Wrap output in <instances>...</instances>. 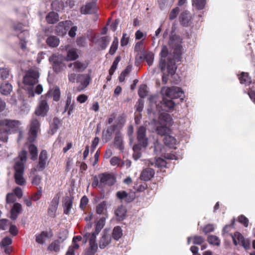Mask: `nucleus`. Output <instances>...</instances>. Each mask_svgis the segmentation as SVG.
I'll return each mask as SVG.
<instances>
[{"instance_id": "49530a36", "label": "nucleus", "mask_w": 255, "mask_h": 255, "mask_svg": "<svg viewBox=\"0 0 255 255\" xmlns=\"http://www.w3.org/2000/svg\"><path fill=\"white\" fill-rule=\"evenodd\" d=\"M25 163L16 161L14 165L15 173H24Z\"/></svg>"}, {"instance_id": "0eeeda50", "label": "nucleus", "mask_w": 255, "mask_h": 255, "mask_svg": "<svg viewBox=\"0 0 255 255\" xmlns=\"http://www.w3.org/2000/svg\"><path fill=\"white\" fill-rule=\"evenodd\" d=\"M99 178L100 180V185L102 189L106 186H112L116 182L115 176L113 174L108 172L99 174Z\"/></svg>"}, {"instance_id": "a18cd8bd", "label": "nucleus", "mask_w": 255, "mask_h": 255, "mask_svg": "<svg viewBox=\"0 0 255 255\" xmlns=\"http://www.w3.org/2000/svg\"><path fill=\"white\" fill-rule=\"evenodd\" d=\"M84 74H77L74 73H71L68 75L69 82L75 83V82H80L81 80V76H84Z\"/></svg>"}, {"instance_id": "9b49d317", "label": "nucleus", "mask_w": 255, "mask_h": 255, "mask_svg": "<svg viewBox=\"0 0 255 255\" xmlns=\"http://www.w3.org/2000/svg\"><path fill=\"white\" fill-rule=\"evenodd\" d=\"M116 197L121 202L128 204L134 200L135 198V193L133 192L128 193L124 190L119 191L116 193Z\"/></svg>"}, {"instance_id": "c03bdc74", "label": "nucleus", "mask_w": 255, "mask_h": 255, "mask_svg": "<svg viewBox=\"0 0 255 255\" xmlns=\"http://www.w3.org/2000/svg\"><path fill=\"white\" fill-rule=\"evenodd\" d=\"M60 241L59 240H55L49 246L48 249L51 251L58 252L60 251Z\"/></svg>"}, {"instance_id": "2f4dec72", "label": "nucleus", "mask_w": 255, "mask_h": 255, "mask_svg": "<svg viewBox=\"0 0 255 255\" xmlns=\"http://www.w3.org/2000/svg\"><path fill=\"white\" fill-rule=\"evenodd\" d=\"M28 36L26 35H22L21 34H18L17 37L19 39V45L21 50L25 52L27 50L26 37Z\"/></svg>"}, {"instance_id": "4c0bfd02", "label": "nucleus", "mask_w": 255, "mask_h": 255, "mask_svg": "<svg viewBox=\"0 0 255 255\" xmlns=\"http://www.w3.org/2000/svg\"><path fill=\"white\" fill-rule=\"evenodd\" d=\"M28 150L31 155V159L35 160L37 159L38 155V149L37 147L32 143L29 144L28 146Z\"/></svg>"}, {"instance_id": "412c9836", "label": "nucleus", "mask_w": 255, "mask_h": 255, "mask_svg": "<svg viewBox=\"0 0 255 255\" xmlns=\"http://www.w3.org/2000/svg\"><path fill=\"white\" fill-rule=\"evenodd\" d=\"M161 55V60L160 61V66L161 67V70H163L165 68V66L166 65V58L167 57V60H168V58L169 56L168 55V49L166 46H162V50L160 52Z\"/></svg>"}, {"instance_id": "603ef678", "label": "nucleus", "mask_w": 255, "mask_h": 255, "mask_svg": "<svg viewBox=\"0 0 255 255\" xmlns=\"http://www.w3.org/2000/svg\"><path fill=\"white\" fill-rule=\"evenodd\" d=\"M97 234L95 232L92 233V234L87 233L85 234L84 236V239L85 240L84 242L86 243L88 238H89V243H96V236Z\"/></svg>"}, {"instance_id": "f8f14e48", "label": "nucleus", "mask_w": 255, "mask_h": 255, "mask_svg": "<svg viewBox=\"0 0 255 255\" xmlns=\"http://www.w3.org/2000/svg\"><path fill=\"white\" fill-rule=\"evenodd\" d=\"M73 24V22L71 20H65L61 21L58 23L56 26L55 31L57 35L63 36L66 33L70 26Z\"/></svg>"}, {"instance_id": "9d476101", "label": "nucleus", "mask_w": 255, "mask_h": 255, "mask_svg": "<svg viewBox=\"0 0 255 255\" xmlns=\"http://www.w3.org/2000/svg\"><path fill=\"white\" fill-rule=\"evenodd\" d=\"M135 64L143 62V39L137 42L134 47Z\"/></svg>"}, {"instance_id": "39448f33", "label": "nucleus", "mask_w": 255, "mask_h": 255, "mask_svg": "<svg viewBox=\"0 0 255 255\" xmlns=\"http://www.w3.org/2000/svg\"><path fill=\"white\" fill-rule=\"evenodd\" d=\"M21 123L20 121L15 120L2 119L0 120V127L6 128L5 129L8 132H17L19 130V127Z\"/></svg>"}, {"instance_id": "0e129e2a", "label": "nucleus", "mask_w": 255, "mask_h": 255, "mask_svg": "<svg viewBox=\"0 0 255 255\" xmlns=\"http://www.w3.org/2000/svg\"><path fill=\"white\" fill-rule=\"evenodd\" d=\"M154 58L153 54L151 52L145 54L144 53V61L145 60L149 65L152 64Z\"/></svg>"}, {"instance_id": "4be33fe9", "label": "nucleus", "mask_w": 255, "mask_h": 255, "mask_svg": "<svg viewBox=\"0 0 255 255\" xmlns=\"http://www.w3.org/2000/svg\"><path fill=\"white\" fill-rule=\"evenodd\" d=\"M115 146L118 148L121 151L123 152L124 149V145L123 143V139L122 133L119 131H117L114 138Z\"/></svg>"}, {"instance_id": "58836bf2", "label": "nucleus", "mask_w": 255, "mask_h": 255, "mask_svg": "<svg viewBox=\"0 0 255 255\" xmlns=\"http://www.w3.org/2000/svg\"><path fill=\"white\" fill-rule=\"evenodd\" d=\"M61 124V121L57 117H55L53 119V122L50 124V129L52 132V134H54L56 132L59 128V126Z\"/></svg>"}, {"instance_id": "79ce46f5", "label": "nucleus", "mask_w": 255, "mask_h": 255, "mask_svg": "<svg viewBox=\"0 0 255 255\" xmlns=\"http://www.w3.org/2000/svg\"><path fill=\"white\" fill-rule=\"evenodd\" d=\"M109 41L110 39L107 36L101 37L99 39V44L102 50H104L107 48L108 45L109 44Z\"/></svg>"}, {"instance_id": "bb28decb", "label": "nucleus", "mask_w": 255, "mask_h": 255, "mask_svg": "<svg viewBox=\"0 0 255 255\" xmlns=\"http://www.w3.org/2000/svg\"><path fill=\"white\" fill-rule=\"evenodd\" d=\"M12 90L11 85L7 82L2 83L0 87V92L1 94L4 95H9L12 91Z\"/></svg>"}, {"instance_id": "37998d69", "label": "nucleus", "mask_w": 255, "mask_h": 255, "mask_svg": "<svg viewBox=\"0 0 255 255\" xmlns=\"http://www.w3.org/2000/svg\"><path fill=\"white\" fill-rule=\"evenodd\" d=\"M107 202L105 201L99 203L96 207V213L98 214H104L107 211Z\"/></svg>"}, {"instance_id": "7c9ffc66", "label": "nucleus", "mask_w": 255, "mask_h": 255, "mask_svg": "<svg viewBox=\"0 0 255 255\" xmlns=\"http://www.w3.org/2000/svg\"><path fill=\"white\" fill-rule=\"evenodd\" d=\"M60 43V40L56 36H50L46 39L47 44L51 47H57Z\"/></svg>"}, {"instance_id": "ea45409f", "label": "nucleus", "mask_w": 255, "mask_h": 255, "mask_svg": "<svg viewBox=\"0 0 255 255\" xmlns=\"http://www.w3.org/2000/svg\"><path fill=\"white\" fill-rule=\"evenodd\" d=\"M206 4V0H192L193 6L199 10L204 9Z\"/></svg>"}, {"instance_id": "13d9d810", "label": "nucleus", "mask_w": 255, "mask_h": 255, "mask_svg": "<svg viewBox=\"0 0 255 255\" xmlns=\"http://www.w3.org/2000/svg\"><path fill=\"white\" fill-rule=\"evenodd\" d=\"M42 193V187L40 186L38 188V190L31 195V199H32L33 201H38L41 197Z\"/></svg>"}, {"instance_id": "680f3d73", "label": "nucleus", "mask_w": 255, "mask_h": 255, "mask_svg": "<svg viewBox=\"0 0 255 255\" xmlns=\"http://www.w3.org/2000/svg\"><path fill=\"white\" fill-rule=\"evenodd\" d=\"M84 76H81V80H83L81 81V84L83 87H86L90 83L91 77L88 74H84Z\"/></svg>"}, {"instance_id": "bf43d9fd", "label": "nucleus", "mask_w": 255, "mask_h": 255, "mask_svg": "<svg viewBox=\"0 0 255 255\" xmlns=\"http://www.w3.org/2000/svg\"><path fill=\"white\" fill-rule=\"evenodd\" d=\"M79 245L78 244H74V245H71L69 248L65 255H75V251L78 249Z\"/></svg>"}, {"instance_id": "f257e3e1", "label": "nucleus", "mask_w": 255, "mask_h": 255, "mask_svg": "<svg viewBox=\"0 0 255 255\" xmlns=\"http://www.w3.org/2000/svg\"><path fill=\"white\" fill-rule=\"evenodd\" d=\"M161 94L162 101L160 102V106L158 104L156 105V106L160 113L159 121L163 126L157 127L156 132L158 134L165 136L170 132V129L167 126L172 124V119L166 112L173 110L176 104L173 99L179 98L181 102L183 100L184 92L179 87H163L161 89Z\"/></svg>"}, {"instance_id": "3c124183", "label": "nucleus", "mask_w": 255, "mask_h": 255, "mask_svg": "<svg viewBox=\"0 0 255 255\" xmlns=\"http://www.w3.org/2000/svg\"><path fill=\"white\" fill-rule=\"evenodd\" d=\"M119 45V40L117 37H115L112 42V45L109 50V54L114 55L118 49Z\"/></svg>"}, {"instance_id": "5701e85b", "label": "nucleus", "mask_w": 255, "mask_h": 255, "mask_svg": "<svg viewBox=\"0 0 255 255\" xmlns=\"http://www.w3.org/2000/svg\"><path fill=\"white\" fill-rule=\"evenodd\" d=\"M178 62L177 61L175 60L174 56L173 55V59L169 58L167 62V71L169 74L171 75H174L177 69V66L176 65V63Z\"/></svg>"}, {"instance_id": "6ab92c4d", "label": "nucleus", "mask_w": 255, "mask_h": 255, "mask_svg": "<svg viewBox=\"0 0 255 255\" xmlns=\"http://www.w3.org/2000/svg\"><path fill=\"white\" fill-rule=\"evenodd\" d=\"M96 3L95 1L87 3L84 6L81 8V12L82 14H92L96 12Z\"/></svg>"}, {"instance_id": "e2e57ef3", "label": "nucleus", "mask_w": 255, "mask_h": 255, "mask_svg": "<svg viewBox=\"0 0 255 255\" xmlns=\"http://www.w3.org/2000/svg\"><path fill=\"white\" fill-rule=\"evenodd\" d=\"M12 243V240L10 238L6 237L2 239L0 242V247L1 248L4 247H8Z\"/></svg>"}, {"instance_id": "f3484780", "label": "nucleus", "mask_w": 255, "mask_h": 255, "mask_svg": "<svg viewBox=\"0 0 255 255\" xmlns=\"http://www.w3.org/2000/svg\"><path fill=\"white\" fill-rule=\"evenodd\" d=\"M68 66L69 68L73 67V70L75 72L81 73L87 68L88 67V64L77 60L73 63H70L68 64Z\"/></svg>"}, {"instance_id": "20e7f679", "label": "nucleus", "mask_w": 255, "mask_h": 255, "mask_svg": "<svg viewBox=\"0 0 255 255\" xmlns=\"http://www.w3.org/2000/svg\"><path fill=\"white\" fill-rule=\"evenodd\" d=\"M137 138L138 143L134 145L133 146L134 151L133 157L135 160L138 159L141 156V153L139 151L143 147V126H141L138 128Z\"/></svg>"}, {"instance_id": "b1692460", "label": "nucleus", "mask_w": 255, "mask_h": 255, "mask_svg": "<svg viewBox=\"0 0 255 255\" xmlns=\"http://www.w3.org/2000/svg\"><path fill=\"white\" fill-rule=\"evenodd\" d=\"M73 198L66 196L63 200L64 213L69 215L72 207Z\"/></svg>"}, {"instance_id": "cd10ccee", "label": "nucleus", "mask_w": 255, "mask_h": 255, "mask_svg": "<svg viewBox=\"0 0 255 255\" xmlns=\"http://www.w3.org/2000/svg\"><path fill=\"white\" fill-rule=\"evenodd\" d=\"M144 163L148 165L150 164L151 165L155 164V166H157L158 167H165L166 165V162L161 158H158L155 161H152L150 160L145 161L144 160Z\"/></svg>"}, {"instance_id": "8fccbe9b", "label": "nucleus", "mask_w": 255, "mask_h": 255, "mask_svg": "<svg viewBox=\"0 0 255 255\" xmlns=\"http://www.w3.org/2000/svg\"><path fill=\"white\" fill-rule=\"evenodd\" d=\"M23 173H14V178L16 184L19 185H23L25 180L23 177Z\"/></svg>"}, {"instance_id": "4468645a", "label": "nucleus", "mask_w": 255, "mask_h": 255, "mask_svg": "<svg viewBox=\"0 0 255 255\" xmlns=\"http://www.w3.org/2000/svg\"><path fill=\"white\" fill-rule=\"evenodd\" d=\"M47 160V152L46 150H42L39 156V161L36 166L35 170L42 171L46 167Z\"/></svg>"}, {"instance_id": "09e8293b", "label": "nucleus", "mask_w": 255, "mask_h": 255, "mask_svg": "<svg viewBox=\"0 0 255 255\" xmlns=\"http://www.w3.org/2000/svg\"><path fill=\"white\" fill-rule=\"evenodd\" d=\"M60 90L58 87H56L55 88L51 91V96L53 98L54 101L58 102L60 99Z\"/></svg>"}, {"instance_id": "1a4fd4ad", "label": "nucleus", "mask_w": 255, "mask_h": 255, "mask_svg": "<svg viewBox=\"0 0 255 255\" xmlns=\"http://www.w3.org/2000/svg\"><path fill=\"white\" fill-rule=\"evenodd\" d=\"M40 126V124L37 119H33L31 120L28 136V140L29 142L32 143L35 140Z\"/></svg>"}, {"instance_id": "69168bd1", "label": "nucleus", "mask_w": 255, "mask_h": 255, "mask_svg": "<svg viewBox=\"0 0 255 255\" xmlns=\"http://www.w3.org/2000/svg\"><path fill=\"white\" fill-rule=\"evenodd\" d=\"M10 133L8 130L5 129L0 131V140L3 142H6L8 139V135Z\"/></svg>"}, {"instance_id": "e433bc0d", "label": "nucleus", "mask_w": 255, "mask_h": 255, "mask_svg": "<svg viewBox=\"0 0 255 255\" xmlns=\"http://www.w3.org/2000/svg\"><path fill=\"white\" fill-rule=\"evenodd\" d=\"M240 83L246 85L251 83L252 80L248 73L242 72L239 78Z\"/></svg>"}, {"instance_id": "f03ea898", "label": "nucleus", "mask_w": 255, "mask_h": 255, "mask_svg": "<svg viewBox=\"0 0 255 255\" xmlns=\"http://www.w3.org/2000/svg\"><path fill=\"white\" fill-rule=\"evenodd\" d=\"M169 45L171 48L174 49L173 55L175 60L177 62H180L182 55V39L179 36L174 34L170 37L169 40Z\"/></svg>"}, {"instance_id": "a878e982", "label": "nucleus", "mask_w": 255, "mask_h": 255, "mask_svg": "<svg viewBox=\"0 0 255 255\" xmlns=\"http://www.w3.org/2000/svg\"><path fill=\"white\" fill-rule=\"evenodd\" d=\"M179 19L182 25L184 26H188L190 20L189 12L186 10L182 12L179 16Z\"/></svg>"}, {"instance_id": "4d7b16f0", "label": "nucleus", "mask_w": 255, "mask_h": 255, "mask_svg": "<svg viewBox=\"0 0 255 255\" xmlns=\"http://www.w3.org/2000/svg\"><path fill=\"white\" fill-rule=\"evenodd\" d=\"M9 75V70L6 68H0V78L2 80L7 79Z\"/></svg>"}, {"instance_id": "774afa93", "label": "nucleus", "mask_w": 255, "mask_h": 255, "mask_svg": "<svg viewBox=\"0 0 255 255\" xmlns=\"http://www.w3.org/2000/svg\"><path fill=\"white\" fill-rule=\"evenodd\" d=\"M239 222L242 224L245 227H247L249 225V220L244 215H241L238 218Z\"/></svg>"}, {"instance_id": "2eb2a0df", "label": "nucleus", "mask_w": 255, "mask_h": 255, "mask_svg": "<svg viewBox=\"0 0 255 255\" xmlns=\"http://www.w3.org/2000/svg\"><path fill=\"white\" fill-rule=\"evenodd\" d=\"M59 197L58 196L54 197L51 200L47 211L48 215L50 217L52 218H54L55 217L56 212L59 204Z\"/></svg>"}, {"instance_id": "6e6552de", "label": "nucleus", "mask_w": 255, "mask_h": 255, "mask_svg": "<svg viewBox=\"0 0 255 255\" xmlns=\"http://www.w3.org/2000/svg\"><path fill=\"white\" fill-rule=\"evenodd\" d=\"M39 73L34 70H29L23 78V83L26 85H34L38 82Z\"/></svg>"}, {"instance_id": "c756f323", "label": "nucleus", "mask_w": 255, "mask_h": 255, "mask_svg": "<svg viewBox=\"0 0 255 255\" xmlns=\"http://www.w3.org/2000/svg\"><path fill=\"white\" fill-rule=\"evenodd\" d=\"M74 108V105L72 101V97L71 96H68L65 106V112L68 111V115H70L73 113Z\"/></svg>"}, {"instance_id": "dca6fc26", "label": "nucleus", "mask_w": 255, "mask_h": 255, "mask_svg": "<svg viewBox=\"0 0 255 255\" xmlns=\"http://www.w3.org/2000/svg\"><path fill=\"white\" fill-rule=\"evenodd\" d=\"M49 61L52 63L53 70L55 73H58L62 70L63 63L56 55L53 54L49 58Z\"/></svg>"}, {"instance_id": "864d4df0", "label": "nucleus", "mask_w": 255, "mask_h": 255, "mask_svg": "<svg viewBox=\"0 0 255 255\" xmlns=\"http://www.w3.org/2000/svg\"><path fill=\"white\" fill-rule=\"evenodd\" d=\"M106 219L104 217L101 218L98 221L96 225L95 232L97 234H98L100 231L103 228L105 225Z\"/></svg>"}, {"instance_id": "393cba45", "label": "nucleus", "mask_w": 255, "mask_h": 255, "mask_svg": "<svg viewBox=\"0 0 255 255\" xmlns=\"http://www.w3.org/2000/svg\"><path fill=\"white\" fill-rule=\"evenodd\" d=\"M46 20L49 24H54L59 21V15L54 11L50 12L46 16Z\"/></svg>"}, {"instance_id": "de8ad7c7", "label": "nucleus", "mask_w": 255, "mask_h": 255, "mask_svg": "<svg viewBox=\"0 0 255 255\" xmlns=\"http://www.w3.org/2000/svg\"><path fill=\"white\" fill-rule=\"evenodd\" d=\"M155 174L154 170L151 168H146L144 169V181L149 180L152 178Z\"/></svg>"}, {"instance_id": "72a5a7b5", "label": "nucleus", "mask_w": 255, "mask_h": 255, "mask_svg": "<svg viewBox=\"0 0 255 255\" xmlns=\"http://www.w3.org/2000/svg\"><path fill=\"white\" fill-rule=\"evenodd\" d=\"M51 235L50 237L48 235V233L47 231H42L40 234L36 235V242L41 245L44 243L45 238H49L52 237Z\"/></svg>"}, {"instance_id": "ddd939ff", "label": "nucleus", "mask_w": 255, "mask_h": 255, "mask_svg": "<svg viewBox=\"0 0 255 255\" xmlns=\"http://www.w3.org/2000/svg\"><path fill=\"white\" fill-rule=\"evenodd\" d=\"M119 126L120 124L118 123L108 127L106 130H103L102 136L103 140L106 142L110 141L112 138V134L119 128Z\"/></svg>"}, {"instance_id": "5fc2aeb1", "label": "nucleus", "mask_w": 255, "mask_h": 255, "mask_svg": "<svg viewBox=\"0 0 255 255\" xmlns=\"http://www.w3.org/2000/svg\"><path fill=\"white\" fill-rule=\"evenodd\" d=\"M121 57L120 56H118L116 57L115 59L114 60L112 65L111 66L110 70H109V73H110L111 75H113L115 71L117 68L118 65L119 63V62L121 61Z\"/></svg>"}, {"instance_id": "c85d7f7f", "label": "nucleus", "mask_w": 255, "mask_h": 255, "mask_svg": "<svg viewBox=\"0 0 255 255\" xmlns=\"http://www.w3.org/2000/svg\"><path fill=\"white\" fill-rule=\"evenodd\" d=\"M163 141L165 144L170 148H174L177 143L176 138L174 136L168 134L164 137Z\"/></svg>"}, {"instance_id": "c9c22d12", "label": "nucleus", "mask_w": 255, "mask_h": 255, "mask_svg": "<svg viewBox=\"0 0 255 255\" xmlns=\"http://www.w3.org/2000/svg\"><path fill=\"white\" fill-rule=\"evenodd\" d=\"M13 28L14 31L16 32H20L19 34H21V35H29L28 31L23 29V24L22 23L18 22L16 23H14L13 25Z\"/></svg>"}, {"instance_id": "473e14b6", "label": "nucleus", "mask_w": 255, "mask_h": 255, "mask_svg": "<svg viewBox=\"0 0 255 255\" xmlns=\"http://www.w3.org/2000/svg\"><path fill=\"white\" fill-rule=\"evenodd\" d=\"M79 55L77 53V50L76 48H72L67 51L66 60L74 61L77 59Z\"/></svg>"}, {"instance_id": "f704fd0d", "label": "nucleus", "mask_w": 255, "mask_h": 255, "mask_svg": "<svg viewBox=\"0 0 255 255\" xmlns=\"http://www.w3.org/2000/svg\"><path fill=\"white\" fill-rule=\"evenodd\" d=\"M123 235V230L120 226H117L114 227L112 232V237L115 240H119Z\"/></svg>"}, {"instance_id": "aec40b11", "label": "nucleus", "mask_w": 255, "mask_h": 255, "mask_svg": "<svg viewBox=\"0 0 255 255\" xmlns=\"http://www.w3.org/2000/svg\"><path fill=\"white\" fill-rule=\"evenodd\" d=\"M111 242V236L110 234L104 232L99 241V247L101 249H105Z\"/></svg>"}, {"instance_id": "a19ab883", "label": "nucleus", "mask_w": 255, "mask_h": 255, "mask_svg": "<svg viewBox=\"0 0 255 255\" xmlns=\"http://www.w3.org/2000/svg\"><path fill=\"white\" fill-rule=\"evenodd\" d=\"M232 237L233 243L236 246L240 245L242 241H244V237L239 232L235 233Z\"/></svg>"}, {"instance_id": "423d86ee", "label": "nucleus", "mask_w": 255, "mask_h": 255, "mask_svg": "<svg viewBox=\"0 0 255 255\" xmlns=\"http://www.w3.org/2000/svg\"><path fill=\"white\" fill-rule=\"evenodd\" d=\"M50 92H48L44 99H41L39 102L35 111V114L36 116L44 117L47 115L49 107L47 103L46 97L50 96ZM43 98V96H42L41 98L42 99Z\"/></svg>"}, {"instance_id": "6e6d98bb", "label": "nucleus", "mask_w": 255, "mask_h": 255, "mask_svg": "<svg viewBox=\"0 0 255 255\" xmlns=\"http://www.w3.org/2000/svg\"><path fill=\"white\" fill-rule=\"evenodd\" d=\"M208 241L209 244L216 245L219 246L220 244V240L216 236H210L208 238Z\"/></svg>"}, {"instance_id": "a211bd4d", "label": "nucleus", "mask_w": 255, "mask_h": 255, "mask_svg": "<svg viewBox=\"0 0 255 255\" xmlns=\"http://www.w3.org/2000/svg\"><path fill=\"white\" fill-rule=\"evenodd\" d=\"M115 215L118 221H123L126 219L127 215L126 207L123 205L118 206L115 211Z\"/></svg>"}, {"instance_id": "052dcab7", "label": "nucleus", "mask_w": 255, "mask_h": 255, "mask_svg": "<svg viewBox=\"0 0 255 255\" xmlns=\"http://www.w3.org/2000/svg\"><path fill=\"white\" fill-rule=\"evenodd\" d=\"M179 11L180 9L178 7H176L172 9L169 15V19L172 20L176 18Z\"/></svg>"}, {"instance_id": "7ed1b4c3", "label": "nucleus", "mask_w": 255, "mask_h": 255, "mask_svg": "<svg viewBox=\"0 0 255 255\" xmlns=\"http://www.w3.org/2000/svg\"><path fill=\"white\" fill-rule=\"evenodd\" d=\"M138 95L140 98L134 106V121L135 125H137L140 123L142 117L141 112L143 109V101L142 100V98H143V85H140L138 91Z\"/></svg>"}, {"instance_id": "338daca9", "label": "nucleus", "mask_w": 255, "mask_h": 255, "mask_svg": "<svg viewBox=\"0 0 255 255\" xmlns=\"http://www.w3.org/2000/svg\"><path fill=\"white\" fill-rule=\"evenodd\" d=\"M129 42V36L126 33H124L121 40L122 46H125L128 45Z\"/></svg>"}]
</instances>
